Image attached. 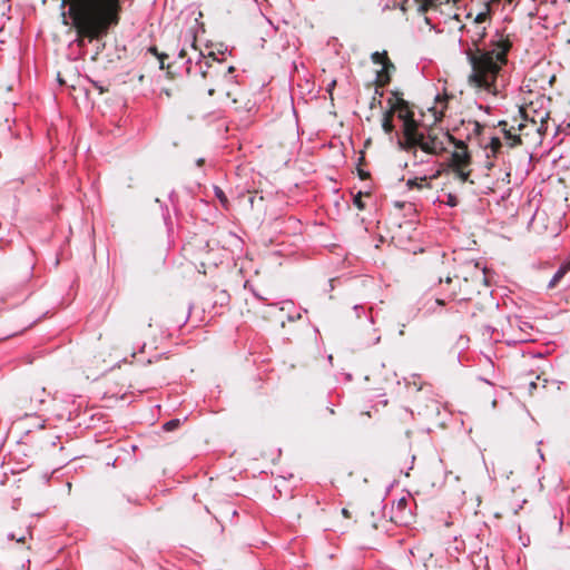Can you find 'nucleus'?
<instances>
[{
    "instance_id": "35",
    "label": "nucleus",
    "mask_w": 570,
    "mask_h": 570,
    "mask_svg": "<svg viewBox=\"0 0 570 570\" xmlns=\"http://www.w3.org/2000/svg\"><path fill=\"white\" fill-rule=\"evenodd\" d=\"M204 163H205V159H204V158H199V159H197V166H199V167H200V166H203V165H204Z\"/></svg>"
},
{
    "instance_id": "19",
    "label": "nucleus",
    "mask_w": 570,
    "mask_h": 570,
    "mask_svg": "<svg viewBox=\"0 0 570 570\" xmlns=\"http://www.w3.org/2000/svg\"><path fill=\"white\" fill-rule=\"evenodd\" d=\"M502 147V142L498 137H493L489 144V149L491 154H487V158L495 157V155L500 151Z\"/></svg>"
},
{
    "instance_id": "20",
    "label": "nucleus",
    "mask_w": 570,
    "mask_h": 570,
    "mask_svg": "<svg viewBox=\"0 0 570 570\" xmlns=\"http://www.w3.org/2000/svg\"><path fill=\"white\" fill-rule=\"evenodd\" d=\"M371 58H372V61L376 65H383L385 61H387V59H390L386 51H383V52L376 51V52L372 53Z\"/></svg>"
},
{
    "instance_id": "31",
    "label": "nucleus",
    "mask_w": 570,
    "mask_h": 570,
    "mask_svg": "<svg viewBox=\"0 0 570 570\" xmlns=\"http://www.w3.org/2000/svg\"><path fill=\"white\" fill-rule=\"evenodd\" d=\"M397 97H402V94L396 91V90L391 91V97L390 98H393V100H396Z\"/></svg>"
},
{
    "instance_id": "14",
    "label": "nucleus",
    "mask_w": 570,
    "mask_h": 570,
    "mask_svg": "<svg viewBox=\"0 0 570 570\" xmlns=\"http://www.w3.org/2000/svg\"><path fill=\"white\" fill-rule=\"evenodd\" d=\"M551 160L548 157H542L537 159V170L540 169L539 175L542 177V180L550 179L552 175L549 173Z\"/></svg>"
},
{
    "instance_id": "12",
    "label": "nucleus",
    "mask_w": 570,
    "mask_h": 570,
    "mask_svg": "<svg viewBox=\"0 0 570 570\" xmlns=\"http://www.w3.org/2000/svg\"><path fill=\"white\" fill-rule=\"evenodd\" d=\"M407 499L401 498L396 502H393V510L395 509V514L391 517V520L395 523L403 522L405 520V512L407 509Z\"/></svg>"
},
{
    "instance_id": "24",
    "label": "nucleus",
    "mask_w": 570,
    "mask_h": 570,
    "mask_svg": "<svg viewBox=\"0 0 570 570\" xmlns=\"http://www.w3.org/2000/svg\"><path fill=\"white\" fill-rule=\"evenodd\" d=\"M180 422L178 419L170 420L167 423H165L164 429L166 431H173L179 426Z\"/></svg>"
},
{
    "instance_id": "48",
    "label": "nucleus",
    "mask_w": 570,
    "mask_h": 570,
    "mask_svg": "<svg viewBox=\"0 0 570 570\" xmlns=\"http://www.w3.org/2000/svg\"><path fill=\"white\" fill-rule=\"evenodd\" d=\"M20 330L13 331L11 335L17 334Z\"/></svg>"
},
{
    "instance_id": "29",
    "label": "nucleus",
    "mask_w": 570,
    "mask_h": 570,
    "mask_svg": "<svg viewBox=\"0 0 570 570\" xmlns=\"http://www.w3.org/2000/svg\"><path fill=\"white\" fill-rule=\"evenodd\" d=\"M210 60H216L215 53L209 52L208 56H204V63L209 68L210 67Z\"/></svg>"
},
{
    "instance_id": "21",
    "label": "nucleus",
    "mask_w": 570,
    "mask_h": 570,
    "mask_svg": "<svg viewBox=\"0 0 570 570\" xmlns=\"http://www.w3.org/2000/svg\"><path fill=\"white\" fill-rule=\"evenodd\" d=\"M490 18V3H485V10L482 12H479L474 19L475 23H482L487 21Z\"/></svg>"
},
{
    "instance_id": "37",
    "label": "nucleus",
    "mask_w": 570,
    "mask_h": 570,
    "mask_svg": "<svg viewBox=\"0 0 570 570\" xmlns=\"http://www.w3.org/2000/svg\"><path fill=\"white\" fill-rule=\"evenodd\" d=\"M214 94H215V89H213V88L208 89V95L209 96H213Z\"/></svg>"
},
{
    "instance_id": "26",
    "label": "nucleus",
    "mask_w": 570,
    "mask_h": 570,
    "mask_svg": "<svg viewBox=\"0 0 570 570\" xmlns=\"http://www.w3.org/2000/svg\"><path fill=\"white\" fill-rule=\"evenodd\" d=\"M445 204L451 207H455L459 204V199L455 195L448 194V199H446Z\"/></svg>"
},
{
    "instance_id": "47",
    "label": "nucleus",
    "mask_w": 570,
    "mask_h": 570,
    "mask_svg": "<svg viewBox=\"0 0 570 570\" xmlns=\"http://www.w3.org/2000/svg\"><path fill=\"white\" fill-rule=\"evenodd\" d=\"M530 387H534V382H530Z\"/></svg>"
},
{
    "instance_id": "34",
    "label": "nucleus",
    "mask_w": 570,
    "mask_h": 570,
    "mask_svg": "<svg viewBox=\"0 0 570 570\" xmlns=\"http://www.w3.org/2000/svg\"><path fill=\"white\" fill-rule=\"evenodd\" d=\"M342 514H343L345 518H351V513H350V511H348L347 509H345V508L342 510Z\"/></svg>"
},
{
    "instance_id": "42",
    "label": "nucleus",
    "mask_w": 570,
    "mask_h": 570,
    "mask_svg": "<svg viewBox=\"0 0 570 570\" xmlns=\"http://www.w3.org/2000/svg\"><path fill=\"white\" fill-rule=\"evenodd\" d=\"M202 75H203V77H204V78H206V76H207V71L203 70V71H202Z\"/></svg>"
},
{
    "instance_id": "17",
    "label": "nucleus",
    "mask_w": 570,
    "mask_h": 570,
    "mask_svg": "<svg viewBox=\"0 0 570 570\" xmlns=\"http://www.w3.org/2000/svg\"><path fill=\"white\" fill-rule=\"evenodd\" d=\"M393 118L394 116L392 115L390 109H387L383 115L382 128L386 134H392L394 131L395 127L393 125Z\"/></svg>"
},
{
    "instance_id": "13",
    "label": "nucleus",
    "mask_w": 570,
    "mask_h": 570,
    "mask_svg": "<svg viewBox=\"0 0 570 570\" xmlns=\"http://www.w3.org/2000/svg\"><path fill=\"white\" fill-rule=\"evenodd\" d=\"M391 81V75L387 73L386 69H381L376 72V79H375V94L380 97L383 96V91L380 90V88H383L387 86Z\"/></svg>"
},
{
    "instance_id": "36",
    "label": "nucleus",
    "mask_w": 570,
    "mask_h": 570,
    "mask_svg": "<svg viewBox=\"0 0 570 570\" xmlns=\"http://www.w3.org/2000/svg\"><path fill=\"white\" fill-rule=\"evenodd\" d=\"M186 56V50L181 49L179 52V58H184Z\"/></svg>"
},
{
    "instance_id": "43",
    "label": "nucleus",
    "mask_w": 570,
    "mask_h": 570,
    "mask_svg": "<svg viewBox=\"0 0 570 570\" xmlns=\"http://www.w3.org/2000/svg\"><path fill=\"white\" fill-rule=\"evenodd\" d=\"M524 325H525L528 328L532 330V325H531V324L524 323Z\"/></svg>"
},
{
    "instance_id": "4",
    "label": "nucleus",
    "mask_w": 570,
    "mask_h": 570,
    "mask_svg": "<svg viewBox=\"0 0 570 570\" xmlns=\"http://www.w3.org/2000/svg\"><path fill=\"white\" fill-rule=\"evenodd\" d=\"M534 118H530L527 107L519 108V118H513L509 125L508 121H501L500 126L505 135L510 147H517L531 141L532 127Z\"/></svg>"
},
{
    "instance_id": "45",
    "label": "nucleus",
    "mask_w": 570,
    "mask_h": 570,
    "mask_svg": "<svg viewBox=\"0 0 570 570\" xmlns=\"http://www.w3.org/2000/svg\"><path fill=\"white\" fill-rule=\"evenodd\" d=\"M546 383H548V380L547 379H543V387H546Z\"/></svg>"
},
{
    "instance_id": "25",
    "label": "nucleus",
    "mask_w": 570,
    "mask_h": 570,
    "mask_svg": "<svg viewBox=\"0 0 570 570\" xmlns=\"http://www.w3.org/2000/svg\"><path fill=\"white\" fill-rule=\"evenodd\" d=\"M470 125L472 126V132L476 136H479L484 128L479 121H471Z\"/></svg>"
},
{
    "instance_id": "27",
    "label": "nucleus",
    "mask_w": 570,
    "mask_h": 570,
    "mask_svg": "<svg viewBox=\"0 0 570 570\" xmlns=\"http://www.w3.org/2000/svg\"><path fill=\"white\" fill-rule=\"evenodd\" d=\"M382 69H386L387 73L391 75V72L395 70V66L390 59H387V61L382 65Z\"/></svg>"
},
{
    "instance_id": "22",
    "label": "nucleus",
    "mask_w": 570,
    "mask_h": 570,
    "mask_svg": "<svg viewBox=\"0 0 570 570\" xmlns=\"http://www.w3.org/2000/svg\"><path fill=\"white\" fill-rule=\"evenodd\" d=\"M215 196L218 198L222 206L225 209H227L228 208V199H227L225 193L219 187H215Z\"/></svg>"
},
{
    "instance_id": "41",
    "label": "nucleus",
    "mask_w": 570,
    "mask_h": 570,
    "mask_svg": "<svg viewBox=\"0 0 570 570\" xmlns=\"http://www.w3.org/2000/svg\"><path fill=\"white\" fill-rule=\"evenodd\" d=\"M234 70H235V68H234V67H229V68H228V72H229V73H230V72H233Z\"/></svg>"
},
{
    "instance_id": "8",
    "label": "nucleus",
    "mask_w": 570,
    "mask_h": 570,
    "mask_svg": "<svg viewBox=\"0 0 570 570\" xmlns=\"http://www.w3.org/2000/svg\"><path fill=\"white\" fill-rule=\"evenodd\" d=\"M482 281H484V277L480 275H476L471 281L466 277L461 278L458 275H454V277L446 276L445 279L442 277L439 278L440 284L445 283L449 286L454 284L453 288L449 293V296L452 298L458 297L461 301H471L478 284H480Z\"/></svg>"
},
{
    "instance_id": "28",
    "label": "nucleus",
    "mask_w": 570,
    "mask_h": 570,
    "mask_svg": "<svg viewBox=\"0 0 570 570\" xmlns=\"http://www.w3.org/2000/svg\"><path fill=\"white\" fill-rule=\"evenodd\" d=\"M381 97L379 95L375 94V96L372 98L371 102H370V108L373 109L375 108L376 106H380L381 105Z\"/></svg>"
},
{
    "instance_id": "23",
    "label": "nucleus",
    "mask_w": 570,
    "mask_h": 570,
    "mask_svg": "<svg viewBox=\"0 0 570 570\" xmlns=\"http://www.w3.org/2000/svg\"><path fill=\"white\" fill-rule=\"evenodd\" d=\"M362 196H363V193L360 191L353 199V203L354 205L360 209V210H363L365 209V204L364 202L362 200Z\"/></svg>"
},
{
    "instance_id": "3",
    "label": "nucleus",
    "mask_w": 570,
    "mask_h": 570,
    "mask_svg": "<svg viewBox=\"0 0 570 570\" xmlns=\"http://www.w3.org/2000/svg\"><path fill=\"white\" fill-rule=\"evenodd\" d=\"M414 142L411 144L409 139L400 141L402 149L410 151L417 147L430 155H441L446 150V144L454 141V137L449 131H443L440 128L430 127L428 131L421 132L419 128L414 131Z\"/></svg>"
},
{
    "instance_id": "10",
    "label": "nucleus",
    "mask_w": 570,
    "mask_h": 570,
    "mask_svg": "<svg viewBox=\"0 0 570 570\" xmlns=\"http://www.w3.org/2000/svg\"><path fill=\"white\" fill-rule=\"evenodd\" d=\"M497 308L490 304L488 308H480L479 313H472V324L475 328L490 333L493 331V318Z\"/></svg>"
},
{
    "instance_id": "16",
    "label": "nucleus",
    "mask_w": 570,
    "mask_h": 570,
    "mask_svg": "<svg viewBox=\"0 0 570 570\" xmlns=\"http://www.w3.org/2000/svg\"><path fill=\"white\" fill-rule=\"evenodd\" d=\"M570 269V264H563L559 267L557 273L553 275L551 281L548 284V288H553L557 286L559 281L566 275V273Z\"/></svg>"
},
{
    "instance_id": "9",
    "label": "nucleus",
    "mask_w": 570,
    "mask_h": 570,
    "mask_svg": "<svg viewBox=\"0 0 570 570\" xmlns=\"http://www.w3.org/2000/svg\"><path fill=\"white\" fill-rule=\"evenodd\" d=\"M539 216V219L542 224V230H540V234L544 238H553L558 236L561 232V222H560V215H548L546 210H542L539 213V209H537V217Z\"/></svg>"
},
{
    "instance_id": "39",
    "label": "nucleus",
    "mask_w": 570,
    "mask_h": 570,
    "mask_svg": "<svg viewBox=\"0 0 570 570\" xmlns=\"http://www.w3.org/2000/svg\"><path fill=\"white\" fill-rule=\"evenodd\" d=\"M28 569V566H26V563H22L21 564V570H27Z\"/></svg>"
},
{
    "instance_id": "33",
    "label": "nucleus",
    "mask_w": 570,
    "mask_h": 570,
    "mask_svg": "<svg viewBox=\"0 0 570 570\" xmlns=\"http://www.w3.org/2000/svg\"><path fill=\"white\" fill-rule=\"evenodd\" d=\"M484 166L488 170H490L493 167V163L488 159Z\"/></svg>"
},
{
    "instance_id": "11",
    "label": "nucleus",
    "mask_w": 570,
    "mask_h": 570,
    "mask_svg": "<svg viewBox=\"0 0 570 570\" xmlns=\"http://www.w3.org/2000/svg\"><path fill=\"white\" fill-rule=\"evenodd\" d=\"M562 530L561 518L554 512L551 515L547 513L540 520V531L543 537L559 535Z\"/></svg>"
},
{
    "instance_id": "15",
    "label": "nucleus",
    "mask_w": 570,
    "mask_h": 570,
    "mask_svg": "<svg viewBox=\"0 0 570 570\" xmlns=\"http://www.w3.org/2000/svg\"><path fill=\"white\" fill-rule=\"evenodd\" d=\"M406 186L409 189H423V188H431V184L429 181V178L426 176L424 177H416V178H413V179H409L406 181Z\"/></svg>"
},
{
    "instance_id": "30",
    "label": "nucleus",
    "mask_w": 570,
    "mask_h": 570,
    "mask_svg": "<svg viewBox=\"0 0 570 570\" xmlns=\"http://www.w3.org/2000/svg\"><path fill=\"white\" fill-rule=\"evenodd\" d=\"M358 176H360L361 179L364 180V179H367L370 177V173L364 171L362 169H358Z\"/></svg>"
},
{
    "instance_id": "38",
    "label": "nucleus",
    "mask_w": 570,
    "mask_h": 570,
    "mask_svg": "<svg viewBox=\"0 0 570 570\" xmlns=\"http://www.w3.org/2000/svg\"><path fill=\"white\" fill-rule=\"evenodd\" d=\"M546 124V120L544 119H541V127L538 129L539 131L542 130L543 126Z\"/></svg>"
},
{
    "instance_id": "46",
    "label": "nucleus",
    "mask_w": 570,
    "mask_h": 570,
    "mask_svg": "<svg viewBox=\"0 0 570 570\" xmlns=\"http://www.w3.org/2000/svg\"><path fill=\"white\" fill-rule=\"evenodd\" d=\"M522 341H530V338H528L527 336L524 337H521Z\"/></svg>"
},
{
    "instance_id": "18",
    "label": "nucleus",
    "mask_w": 570,
    "mask_h": 570,
    "mask_svg": "<svg viewBox=\"0 0 570 570\" xmlns=\"http://www.w3.org/2000/svg\"><path fill=\"white\" fill-rule=\"evenodd\" d=\"M149 51L158 58V60L160 62V68L161 69H167V73L171 75V72H170V65H167V66L165 65V60L168 58V56L166 53H160L157 50V47H150Z\"/></svg>"
},
{
    "instance_id": "1",
    "label": "nucleus",
    "mask_w": 570,
    "mask_h": 570,
    "mask_svg": "<svg viewBox=\"0 0 570 570\" xmlns=\"http://www.w3.org/2000/svg\"><path fill=\"white\" fill-rule=\"evenodd\" d=\"M68 6L70 27L76 31L75 42L86 46L107 36L110 27L120 21L121 0H63Z\"/></svg>"
},
{
    "instance_id": "40",
    "label": "nucleus",
    "mask_w": 570,
    "mask_h": 570,
    "mask_svg": "<svg viewBox=\"0 0 570 570\" xmlns=\"http://www.w3.org/2000/svg\"><path fill=\"white\" fill-rule=\"evenodd\" d=\"M552 386H553L556 390H559V386H557V383H556V382H552Z\"/></svg>"
},
{
    "instance_id": "6",
    "label": "nucleus",
    "mask_w": 570,
    "mask_h": 570,
    "mask_svg": "<svg viewBox=\"0 0 570 570\" xmlns=\"http://www.w3.org/2000/svg\"><path fill=\"white\" fill-rule=\"evenodd\" d=\"M240 314L254 320L279 323L282 326L285 324L284 308L276 304H266L261 298H254L252 304L245 301V308H240Z\"/></svg>"
},
{
    "instance_id": "32",
    "label": "nucleus",
    "mask_w": 570,
    "mask_h": 570,
    "mask_svg": "<svg viewBox=\"0 0 570 570\" xmlns=\"http://www.w3.org/2000/svg\"><path fill=\"white\" fill-rule=\"evenodd\" d=\"M10 539H12V540H17L18 542H24V537L16 538V535H14V534H11V535H10Z\"/></svg>"
},
{
    "instance_id": "5",
    "label": "nucleus",
    "mask_w": 570,
    "mask_h": 570,
    "mask_svg": "<svg viewBox=\"0 0 570 570\" xmlns=\"http://www.w3.org/2000/svg\"><path fill=\"white\" fill-rule=\"evenodd\" d=\"M451 144L454 145L455 150L451 154L449 159V168L461 183H470L473 185L474 180L470 178L472 174V169L470 168L472 157L468 145L465 141L456 139L455 137L454 141Z\"/></svg>"
},
{
    "instance_id": "2",
    "label": "nucleus",
    "mask_w": 570,
    "mask_h": 570,
    "mask_svg": "<svg viewBox=\"0 0 570 570\" xmlns=\"http://www.w3.org/2000/svg\"><path fill=\"white\" fill-rule=\"evenodd\" d=\"M509 48V41H501L495 49H476L474 53H471L472 72L469 76L470 85L497 95L495 81L502 66L507 63Z\"/></svg>"
},
{
    "instance_id": "7",
    "label": "nucleus",
    "mask_w": 570,
    "mask_h": 570,
    "mask_svg": "<svg viewBox=\"0 0 570 570\" xmlns=\"http://www.w3.org/2000/svg\"><path fill=\"white\" fill-rule=\"evenodd\" d=\"M387 105L392 115H397V118L403 121L404 140L409 139L413 144L415 139L414 131L419 128V124L414 119V111L411 109L409 101L402 97H397L396 100L389 98Z\"/></svg>"
},
{
    "instance_id": "44",
    "label": "nucleus",
    "mask_w": 570,
    "mask_h": 570,
    "mask_svg": "<svg viewBox=\"0 0 570 570\" xmlns=\"http://www.w3.org/2000/svg\"><path fill=\"white\" fill-rule=\"evenodd\" d=\"M436 302H438V304H441V305L444 304V302L442 299H436Z\"/></svg>"
}]
</instances>
